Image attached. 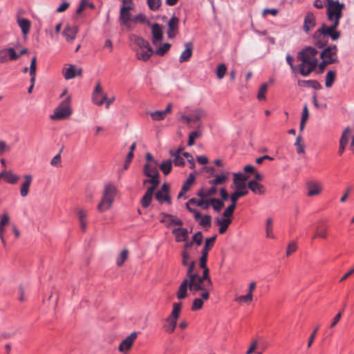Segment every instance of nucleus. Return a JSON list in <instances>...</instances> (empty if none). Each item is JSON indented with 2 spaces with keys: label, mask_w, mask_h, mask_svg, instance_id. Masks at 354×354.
Listing matches in <instances>:
<instances>
[{
  "label": "nucleus",
  "mask_w": 354,
  "mask_h": 354,
  "mask_svg": "<svg viewBox=\"0 0 354 354\" xmlns=\"http://www.w3.org/2000/svg\"><path fill=\"white\" fill-rule=\"evenodd\" d=\"M187 266L188 267L187 277L183 280L177 292L176 296L178 299H183L187 296L188 288L193 294H196L198 291H201V293H204L202 281L198 282V279H201V276L198 272L194 270L196 262L192 261L189 263H188Z\"/></svg>",
  "instance_id": "nucleus-1"
},
{
  "label": "nucleus",
  "mask_w": 354,
  "mask_h": 354,
  "mask_svg": "<svg viewBox=\"0 0 354 354\" xmlns=\"http://www.w3.org/2000/svg\"><path fill=\"white\" fill-rule=\"evenodd\" d=\"M319 52L313 47L308 46L300 51L297 59L301 62L298 65L299 73L304 77L308 76L318 64Z\"/></svg>",
  "instance_id": "nucleus-2"
},
{
  "label": "nucleus",
  "mask_w": 354,
  "mask_h": 354,
  "mask_svg": "<svg viewBox=\"0 0 354 354\" xmlns=\"http://www.w3.org/2000/svg\"><path fill=\"white\" fill-rule=\"evenodd\" d=\"M207 257L205 254H201L200 258V268L203 269V274L201 276V279H198V282H203V286L204 288V293H201V297L205 301H207L209 298V292L213 290V283L209 276V269L207 266Z\"/></svg>",
  "instance_id": "nucleus-3"
},
{
  "label": "nucleus",
  "mask_w": 354,
  "mask_h": 354,
  "mask_svg": "<svg viewBox=\"0 0 354 354\" xmlns=\"http://www.w3.org/2000/svg\"><path fill=\"white\" fill-rule=\"evenodd\" d=\"M117 193L115 186L111 183L104 185L100 202L97 206L100 212H104L112 207Z\"/></svg>",
  "instance_id": "nucleus-4"
},
{
  "label": "nucleus",
  "mask_w": 354,
  "mask_h": 354,
  "mask_svg": "<svg viewBox=\"0 0 354 354\" xmlns=\"http://www.w3.org/2000/svg\"><path fill=\"white\" fill-rule=\"evenodd\" d=\"M345 8V4L337 0H326V16L331 23L339 24V20L342 17V11Z\"/></svg>",
  "instance_id": "nucleus-5"
},
{
  "label": "nucleus",
  "mask_w": 354,
  "mask_h": 354,
  "mask_svg": "<svg viewBox=\"0 0 354 354\" xmlns=\"http://www.w3.org/2000/svg\"><path fill=\"white\" fill-rule=\"evenodd\" d=\"M71 114V97L68 96L55 109L54 113L50 115V118L52 120H63L68 118Z\"/></svg>",
  "instance_id": "nucleus-6"
},
{
  "label": "nucleus",
  "mask_w": 354,
  "mask_h": 354,
  "mask_svg": "<svg viewBox=\"0 0 354 354\" xmlns=\"http://www.w3.org/2000/svg\"><path fill=\"white\" fill-rule=\"evenodd\" d=\"M319 57L330 64L338 62L337 47L336 45H331L324 48L322 51L319 53Z\"/></svg>",
  "instance_id": "nucleus-7"
},
{
  "label": "nucleus",
  "mask_w": 354,
  "mask_h": 354,
  "mask_svg": "<svg viewBox=\"0 0 354 354\" xmlns=\"http://www.w3.org/2000/svg\"><path fill=\"white\" fill-rule=\"evenodd\" d=\"M206 116V112L205 110L201 108L196 109L192 111V114L189 115H181L180 120L185 122L187 124H189L190 122L198 123L201 119Z\"/></svg>",
  "instance_id": "nucleus-8"
},
{
  "label": "nucleus",
  "mask_w": 354,
  "mask_h": 354,
  "mask_svg": "<svg viewBox=\"0 0 354 354\" xmlns=\"http://www.w3.org/2000/svg\"><path fill=\"white\" fill-rule=\"evenodd\" d=\"M313 40L314 44L317 47L319 48L326 47L328 39H327V37L326 36L325 32L322 27L317 30L314 33Z\"/></svg>",
  "instance_id": "nucleus-9"
},
{
  "label": "nucleus",
  "mask_w": 354,
  "mask_h": 354,
  "mask_svg": "<svg viewBox=\"0 0 354 354\" xmlns=\"http://www.w3.org/2000/svg\"><path fill=\"white\" fill-rule=\"evenodd\" d=\"M20 57L13 48L0 50V63H5L8 60H16Z\"/></svg>",
  "instance_id": "nucleus-10"
},
{
  "label": "nucleus",
  "mask_w": 354,
  "mask_h": 354,
  "mask_svg": "<svg viewBox=\"0 0 354 354\" xmlns=\"http://www.w3.org/2000/svg\"><path fill=\"white\" fill-rule=\"evenodd\" d=\"M338 26V24L335 23H331L330 26L322 24V28L324 30L328 39V37H330L332 40L335 41L340 37V32L336 30V28H337Z\"/></svg>",
  "instance_id": "nucleus-11"
},
{
  "label": "nucleus",
  "mask_w": 354,
  "mask_h": 354,
  "mask_svg": "<svg viewBox=\"0 0 354 354\" xmlns=\"http://www.w3.org/2000/svg\"><path fill=\"white\" fill-rule=\"evenodd\" d=\"M23 181L20 186V195L21 197H26L30 192V188L32 183V176L31 174H25L22 176Z\"/></svg>",
  "instance_id": "nucleus-12"
},
{
  "label": "nucleus",
  "mask_w": 354,
  "mask_h": 354,
  "mask_svg": "<svg viewBox=\"0 0 354 354\" xmlns=\"http://www.w3.org/2000/svg\"><path fill=\"white\" fill-rule=\"evenodd\" d=\"M133 8L121 6L119 16V21L121 24L129 26L130 21L133 19L130 12Z\"/></svg>",
  "instance_id": "nucleus-13"
},
{
  "label": "nucleus",
  "mask_w": 354,
  "mask_h": 354,
  "mask_svg": "<svg viewBox=\"0 0 354 354\" xmlns=\"http://www.w3.org/2000/svg\"><path fill=\"white\" fill-rule=\"evenodd\" d=\"M307 186V196L309 197L319 195L323 189L321 183L317 181H310L306 184Z\"/></svg>",
  "instance_id": "nucleus-14"
},
{
  "label": "nucleus",
  "mask_w": 354,
  "mask_h": 354,
  "mask_svg": "<svg viewBox=\"0 0 354 354\" xmlns=\"http://www.w3.org/2000/svg\"><path fill=\"white\" fill-rule=\"evenodd\" d=\"M315 26L316 17L312 12L308 11L304 17L303 29L305 32L308 33L313 30Z\"/></svg>",
  "instance_id": "nucleus-15"
},
{
  "label": "nucleus",
  "mask_w": 354,
  "mask_h": 354,
  "mask_svg": "<svg viewBox=\"0 0 354 354\" xmlns=\"http://www.w3.org/2000/svg\"><path fill=\"white\" fill-rule=\"evenodd\" d=\"M92 100L93 102L98 106H101L106 100V95L103 93L100 84H97L95 86V90L93 93Z\"/></svg>",
  "instance_id": "nucleus-16"
},
{
  "label": "nucleus",
  "mask_w": 354,
  "mask_h": 354,
  "mask_svg": "<svg viewBox=\"0 0 354 354\" xmlns=\"http://www.w3.org/2000/svg\"><path fill=\"white\" fill-rule=\"evenodd\" d=\"M138 333L136 332H133L128 335L122 341L120 344L118 349L120 352H124L129 350L133 342L137 338Z\"/></svg>",
  "instance_id": "nucleus-17"
},
{
  "label": "nucleus",
  "mask_w": 354,
  "mask_h": 354,
  "mask_svg": "<svg viewBox=\"0 0 354 354\" xmlns=\"http://www.w3.org/2000/svg\"><path fill=\"white\" fill-rule=\"evenodd\" d=\"M78 30L77 26L67 25L64 28L62 34L68 42H73L76 38Z\"/></svg>",
  "instance_id": "nucleus-18"
},
{
  "label": "nucleus",
  "mask_w": 354,
  "mask_h": 354,
  "mask_svg": "<svg viewBox=\"0 0 354 354\" xmlns=\"http://www.w3.org/2000/svg\"><path fill=\"white\" fill-rule=\"evenodd\" d=\"M178 22L179 19L174 15L168 21L167 33L169 38H174L177 35L178 32Z\"/></svg>",
  "instance_id": "nucleus-19"
},
{
  "label": "nucleus",
  "mask_w": 354,
  "mask_h": 354,
  "mask_svg": "<svg viewBox=\"0 0 354 354\" xmlns=\"http://www.w3.org/2000/svg\"><path fill=\"white\" fill-rule=\"evenodd\" d=\"M162 215L163 217L160 222L165 223L167 227L171 225L182 226L183 224V221L176 216L166 213H162Z\"/></svg>",
  "instance_id": "nucleus-20"
},
{
  "label": "nucleus",
  "mask_w": 354,
  "mask_h": 354,
  "mask_svg": "<svg viewBox=\"0 0 354 354\" xmlns=\"http://www.w3.org/2000/svg\"><path fill=\"white\" fill-rule=\"evenodd\" d=\"M82 68H77L75 65L70 64L67 68L63 69V75L66 80H71L82 75Z\"/></svg>",
  "instance_id": "nucleus-21"
},
{
  "label": "nucleus",
  "mask_w": 354,
  "mask_h": 354,
  "mask_svg": "<svg viewBox=\"0 0 354 354\" xmlns=\"http://www.w3.org/2000/svg\"><path fill=\"white\" fill-rule=\"evenodd\" d=\"M152 30V43L153 45H157L162 39L163 37L162 30L160 25L158 24H151Z\"/></svg>",
  "instance_id": "nucleus-22"
},
{
  "label": "nucleus",
  "mask_w": 354,
  "mask_h": 354,
  "mask_svg": "<svg viewBox=\"0 0 354 354\" xmlns=\"http://www.w3.org/2000/svg\"><path fill=\"white\" fill-rule=\"evenodd\" d=\"M36 70H37V58L34 57L31 59L29 74L30 75V86L28 89V93H31L35 85L36 80Z\"/></svg>",
  "instance_id": "nucleus-23"
},
{
  "label": "nucleus",
  "mask_w": 354,
  "mask_h": 354,
  "mask_svg": "<svg viewBox=\"0 0 354 354\" xmlns=\"http://www.w3.org/2000/svg\"><path fill=\"white\" fill-rule=\"evenodd\" d=\"M172 234L175 236V240L176 242H186L189 232L187 229L178 227L175 228L172 230Z\"/></svg>",
  "instance_id": "nucleus-24"
},
{
  "label": "nucleus",
  "mask_w": 354,
  "mask_h": 354,
  "mask_svg": "<svg viewBox=\"0 0 354 354\" xmlns=\"http://www.w3.org/2000/svg\"><path fill=\"white\" fill-rule=\"evenodd\" d=\"M158 162H147L144 165V174L147 176H160L158 170Z\"/></svg>",
  "instance_id": "nucleus-25"
},
{
  "label": "nucleus",
  "mask_w": 354,
  "mask_h": 354,
  "mask_svg": "<svg viewBox=\"0 0 354 354\" xmlns=\"http://www.w3.org/2000/svg\"><path fill=\"white\" fill-rule=\"evenodd\" d=\"M185 50L182 52L179 57V62L183 63L190 59L193 53V44L191 42H187L185 44Z\"/></svg>",
  "instance_id": "nucleus-26"
},
{
  "label": "nucleus",
  "mask_w": 354,
  "mask_h": 354,
  "mask_svg": "<svg viewBox=\"0 0 354 354\" xmlns=\"http://www.w3.org/2000/svg\"><path fill=\"white\" fill-rule=\"evenodd\" d=\"M136 53L138 59L147 61L153 54V49L151 46L146 48L136 49Z\"/></svg>",
  "instance_id": "nucleus-27"
},
{
  "label": "nucleus",
  "mask_w": 354,
  "mask_h": 354,
  "mask_svg": "<svg viewBox=\"0 0 354 354\" xmlns=\"http://www.w3.org/2000/svg\"><path fill=\"white\" fill-rule=\"evenodd\" d=\"M10 217L8 214H5L1 217L0 221V239L4 247L6 245V241L4 238L5 226L9 223Z\"/></svg>",
  "instance_id": "nucleus-28"
},
{
  "label": "nucleus",
  "mask_w": 354,
  "mask_h": 354,
  "mask_svg": "<svg viewBox=\"0 0 354 354\" xmlns=\"http://www.w3.org/2000/svg\"><path fill=\"white\" fill-rule=\"evenodd\" d=\"M248 187L256 194H263L266 192L265 187L257 180H252L248 182Z\"/></svg>",
  "instance_id": "nucleus-29"
},
{
  "label": "nucleus",
  "mask_w": 354,
  "mask_h": 354,
  "mask_svg": "<svg viewBox=\"0 0 354 354\" xmlns=\"http://www.w3.org/2000/svg\"><path fill=\"white\" fill-rule=\"evenodd\" d=\"M215 223L217 225H219V227H220L219 230H218L219 234H223L226 232L230 224L232 223V218H221L218 217L216 218Z\"/></svg>",
  "instance_id": "nucleus-30"
},
{
  "label": "nucleus",
  "mask_w": 354,
  "mask_h": 354,
  "mask_svg": "<svg viewBox=\"0 0 354 354\" xmlns=\"http://www.w3.org/2000/svg\"><path fill=\"white\" fill-rule=\"evenodd\" d=\"M190 205H196L203 209H207L209 207V200H206L202 198L199 200L196 198H191L187 203L186 206H189Z\"/></svg>",
  "instance_id": "nucleus-31"
},
{
  "label": "nucleus",
  "mask_w": 354,
  "mask_h": 354,
  "mask_svg": "<svg viewBox=\"0 0 354 354\" xmlns=\"http://www.w3.org/2000/svg\"><path fill=\"white\" fill-rule=\"evenodd\" d=\"M248 178V176L241 173L234 174L233 180L236 189H245L246 186L245 181L247 180Z\"/></svg>",
  "instance_id": "nucleus-32"
},
{
  "label": "nucleus",
  "mask_w": 354,
  "mask_h": 354,
  "mask_svg": "<svg viewBox=\"0 0 354 354\" xmlns=\"http://www.w3.org/2000/svg\"><path fill=\"white\" fill-rule=\"evenodd\" d=\"M298 84L300 86H309L312 87L315 90L322 89V86L319 82L315 80H299Z\"/></svg>",
  "instance_id": "nucleus-33"
},
{
  "label": "nucleus",
  "mask_w": 354,
  "mask_h": 354,
  "mask_svg": "<svg viewBox=\"0 0 354 354\" xmlns=\"http://www.w3.org/2000/svg\"><path fill=\"white\" fill-rule=\"evenodd\" d=\"M17 24L24 35L29 32L30 28V21L28 19L24 18H18Z\"/></svg>",
  "instance_id": "nucleus-34"
},
{
  "label": "nucleus",
  "mask_w": 354,
  "mask_h": 354,
  "mask_svg": "<svg viewBox=\"0 0 354 354\" xmlns=\"http://www.w3.org/2000/svg\"><path fill=\"white\" fill-rule=\"evenodd\" d=\"M131 40L137 46V49L146 48L150 46L149 41L145 40L142 37L136 35H132Z\"/></svg>",
  "instance_id": "nucleus-35"
},
{
  "label": "nucleus",
  "mask_w": 354,
  "mask_h": 354,
  "mask_svg": "<svg viewBox=\"0 0 354 354\" xmlns=\"http://www.w3.org/2000/svg\"><path fill=\"white\" fill-rule=\"evenodd\" d=\"M3 174L4 180L12 185L15 184L20 178L18 175L15 174L11 171H3Z\"/></svg>",
  "instance_id": "nucleus-36"
},
{
  "label": "nucleus",
  "mask_w": 354,
  "mask_h": 354,
  "mask_svg": "<svg viewBox=\"0 0 354 354\" xmlns=\"http://www.w3.org/2000/svg\"><path fill=\"white\" fill-rule=\"evenodd\" d=\"M217 192V189L215 186L212 185V187L209 189L208 190H205V189H201L197 195L202 198H205L207 197L212 196L215 195Z\"/></svg>",
  "instance_id": "nucleus-37"
},
{
  "label": "nucleus",
  "mask_w": 354,
  "mask_h": 354,
  "mask_svg": "<svg viewBox=\"0 0 354 354\" xmlns=\"http://www.w3.org/2000/svg\"><path fill=\"white\" fill-rule=\"evenodd\" d=\"M216 236L208 238L205 240V245L201 251V254H205V256L208 257L209 251L213 248Z\"/></svg>",
  "instance_id": "nucleus-38"
},
{
  "label": "nucleus",
  "mask_w": 354,
  "mask_h": 354,
  "mask_svg": "<svg viewBox=\"0 0 354 354\" xmlns=\"http://www.w3.org/2000/svg\"><path fill=\"white\" fill-rule=\"evenodd\" d=\"M237 190L231 194L230 200L232 203H236L237 200L242 196H246L248 194L247 186L245 189H236Z\"/></svg>",
  "instance_id": "nucleus-39"
},
{
  "label": "nucleus",
  "mask_w": 354,
  "mask_h": 354,
  "mask_svg": "<svg viewBox=\"0 0 354 354\" xmlns=\"http://www.w3.org/2000/svg\"><path fill=\"white\" fill-rule=\"evenodd\" d=\"M266 236L269 239H274L273 234V221L272 218H268L266 222Z\"/></svg>",
  "instance_id": "nucleus-40"
},
{
  "label": "nucleus",
  "mask_w": 354,
  "mask_h": 354,
  "mask_svg": "<svg viewBox=\"0 0 354 354\" xmlns=\"http://www.w3.org/2000/svg\"><path fill=\"white\" fill-rule=\"evenodd\" d=\"M166 324L164 326L165 330L169 333H172L176 326L177 320L170 317H167L165 319Z\"/></svg>",
  "instance_id": "nucleus-41"
},
{
  "label": "nucleus",
  "mask_w": 354,
  "mask_h": 354,
  "mask_svg": "<svg viewBox=\"0 0 354 354\" xmlns=\"http://www.w3.org/2000/svg\"><path fill=\"white\" fill-rule=\"evenodd\" d=\"M160 169L165 175H168L172 169V161L171 160H164L160 165H158Z\"/></svg>",
  "instance_id": "nucleus-42"
},
{
  "label": "nucleus",
  "mask_w": 354,
  "mask_h": 354,
  "mask_svg": "<svg viewBox=\"0 0 354 354\" xmlns=\"http://www.w3.org/2000/svg\"><path fill=\"white\" fill-rule=\"evenodd\" d=\"M336 79V72L334 71H329L326 75L325 86L327 88H330Z\"/></svg>",
  "instance_id": "nucleus-43"
},
{
  "label": "nucleus",
  "mask_w": 354,
  "mask_h": 354,
  "mask_svg": "<svg viewBox=\"0 0 354 354\" xmlns=\"http://www.w3.org/2000/svg\"><path fill=\"white\" fill-rule=\"evenodd\" d=\"M228 179L226 174L217 175L214 180H209V183L213 186L224 184Z\"/></svg>",
  "instance_id": "nucleus-44"
},
{
  "label": "nucleus",
  "mask_w": 354,
  "mask_h": 354,
  "mask_svg": "<svg viewBox=\"0 0 354 354\" xmlns=\"http://www.w3.org/2000/svg\"><path fill=\"white\" fill-rule=\"evenodd\" d=\"M317 237L326 239L327 237V228L323 225H318L316 227L315 233L313 236V239Z\"/></svg>",
  "instance_id": "nucleus-45"
},
{
  "label": "nucleus",
  "mask_w": 354,
  "mask_h": 354,
  "mask_svg": "<svg viewBox=\"0 0 354 354\" xmlns=\"http://www.w3.org/2000/svg\"><path fill=\"white\" fill-rule=\"evenodd\" d=\"M196 179L195 174L194 173H191L187 179L185 180L184 184L183 185L182 189L183 192H188L192 185V184L194 183Z\"/></svg>",
  "instance_id": "nucleus-46"
},
{
  "label": "nucleus",
  "mask_w": 354,
  "mask_h": 354,
  "mask_svg": "<svg viewBox=\"0 0 354 354\" xmlns=\"http://www.w3.org/2000/svg\"><path fill=\"white\" fill-rule=\"evenodd\" d=\"M180 310L181 303H174L173 304V310L171 311V315L169 317L178 320L180 316Z\"/></svg>",
  "instance_id": "nucleus-47"
},
{
  "label": "nucleus",
  "mask_w": 354,
  "mask_h": 354,
  "mask_svg": "<svg viewBox=\"0 0 354 354\" xmlns=\"http://www.w3.org/2000/svg\"><path fill=\"white\" fill-rule=\"evenodd\" d=\"M156 199L160 203H162L163 202L171 203V198L169 194H164V193L160 191L156 192Z\"/></svg>",
  "instance_id": "nucleus-48"
},
{
  "label": "nucleus",
  "mask_w": 354,
  "mask_h": 354,
  "mask_svg": "<svg viewBox=\"0 0 354 354\" xmlns=\"http://www.w3.org/2000/svg\"><path fill=\"white\" fill-rule=\"evenodd\" d=\"M212 205L214 209L216 212L220 211L224 206V203L222 201L218 198L209 199V206Z\"/></svg>",
  "instance_id": "nucleus-49"
},
{
  "label": "nucleus",
  "mask_w": 354,
  "mask_h": 354,
  "mask_svg": "<svg viewBox=\"0 0 354 354\" xmlns=\"http://www.w3.org/2000/svg\"><path fill=\"white\" fill-rule=\"evenodd\" d=\"M199 223L204 227L209 228L212 225V216L210 215H205L199 220Z\"/></svg>",
  "instance_id": "nucleus-50"
},
{
  "label": "nucleus",
  "mask_w": 354,
  "mask_h": 354,
  "mask_svg": "<svg viewBox=\"0 0 354 354\" xmlns=\"http://www.w3.org/2000/svg\"><path fill=\"white\" fill-rule=\"evenodd\" d=\"M170 154L174 157V163L176 166H183L185 165L184 159L178 155V152H174L173 150H171Z\"/></svg>",
  "instance_id": "nucleus-51"
},
{
  "label": "nucleus",
  "mask_w": 354,
  "mask_h": 354,
  "mask_svg": "<svg viewBox=\"0 0 354 354\" xmlns=\"http://www.w3.org/2000/svg\"><path fill=\"white\" fill-rule=\"evenodd\" d=\"M153 120L160 121L165 118L166 115L162 111H156L149 113Z\"/></svg>",
  "instance_id": "nucleus-52"
},
{
  "label": "nucleus",
  "mask_w": 354,
  "mask_h": 354,
  "mask_svg": "<svg viewBox=\"0 0 354 354\" xmlns=\"http://www.w3.org/2000/svg\"><path fill=\"white\" fill-rule=\"evenodd\" d=\"M239 303L250 304L253 301V297H251L250 294H246L245 295H241L236 297L234 299Z\"/></svg>",
  "instance_id": "nucleus-53"
},
{
  "label": "nucleus",
  "mask_w": 354,
  "mask_h": 354,
  "mask_svg": "<svg viewBox=\"0 0 354 354\" xmlns=\"http://www.w3.org/2000/svg\"><path fill=\"white\" fill-rule=\"evenodd\" d=\"M153 195L150 194L149 193H145L143 197L141 199V205L143 207L147 208L151 204V202L152 201Z\"/></svg>",
  "instance_id": "nucleus-54"
},
{
  "label": "nucleus",
  "mask_w": 354,
  "mask_h": 354,
  "mask_svg": "<svg viewBox=\"0 0 354 354\" xmlns=\"http://www.w3.org/2000/svg\"><path fill=\"white\" fill-rule=\"evenodd\" d=\"M204 300L205 299H203L201 296L199 298H196L193 301L192 310L196 311L201 309L203 306Z\"/></svg>",
  "instance_id": "nucleus-55"
},
{
  "label": "nucleus",
  "mask_w": 354,
  "mask_h": 354,
  "mask_svg": "<svg viewBox=\"0 0 354 354\" xmlns=\"http://www.w3.org/2000/svg\"><path fill=\"white\" fill-rule=\"evenodd\" d=\"M351 133V129L349 127H346L342 135V137L339 140V144L343 145H346L348 142V136Z\"/></svg>",
  "instance_id": "nucleus-56"
},
{
  "label": "nucleus",
  "mask_w": 354,
  "mask_h": 354,
  "mask_svg": "<svg viewBox=\"0 0 354 354\" xmlns=\"http://www.w3.org/2000/svg\"><path fill=\"white\" fill-rule=\"evenodd\" d=\"M227 68L224 64H221L217 66L216 68V76L218 79H223L226 73Z\"/></svg>",
  "instance_id": "nucleus-57"
},
{
  "label": "nucleus",
  "mask_w": 354,
  "mask_h": 354,
  "mask_svg": "<svg viewBox=\"0 0 354 354\" xmlns=\"http://www.w3.org/2000/svg\"><path fill=\"white\" fill-rule=\"evenodd\" d=\"M170 47V44L165 43L155 51V53L158 55L163 56L169 50Z\"/></svg>",
  "instance_id": "nucleus-58"
},
{
  "label": "nucleus",
  "mask_w": 354,
  "mask_h": 354,
  "mask_svg": "<svg viewBox=\"0 0 354 354\" xmlns=\"http://www.w3.org/2000/svg\"><path fill=\"white\" fill-rule=\"evenodd\" d=\"M236 203H232L230 205H229L227 209L223 212V216L225 218H230L236 208Z\"/></svg>",
  "instance_id": "nucleus-59"
},
{
  "label": "nucleus",
  "mask_w": 354,
  "mask_h": 354,
  "mask_svg": "<svg viewBox=\"0 0 354 354\" xmlns=\"http://www.w3.org/2000/svg\"><path fill=\"white\" fill-rule=\"evenodd\" d=\"M128 257V250L124 249L122 251L120 256L116 260V263L118 266H121L123 263L127 260Z\"/></svg>",
  "instance_id": "nucleus-60"
},
{
  "label": "nucleus",
  "mask_w": 354,
  "mask_h": 354,
  "mask_svg": "<svg viewBox=\"0 0 354 354\" xmlns=\"http://www.w3.org/2000/svg\"><path fill=\"white\" fill-rule=\"evenodd\" d=\"M268 91V84L266 83L263 84L258 92L257 98L259 100H264L266 98V93Z\"/></svg>",
  "instance_id": "nucleus-61"
},
{
  "label": "nucleus",
  "mask_w": 354,
  "mask_h": 354,
  "mask_svg": "<svg viewBox=\"0 0 354 354\" xmlns=\"http://www.w3.org/2000/svg\"><path fill=\"white\" fill-rule=\"evenodd\" d=\"M201 135V133L198 131H192V133H189V140H188V142H187V145L189 146H192L194 145V140L199 138Z\"/></svg>",
  "instance_id": "nucleus-62"
},
{
  "label": "nucleus",
  "mask_w": 354,
  "mask_h": 354,
  "mask_svg": "<svg viewBox=\"0 0 354 354\" xmlns=\"http://www.w3.org/2000/svg\"><path fill=\"white\" fill-rule=\"evenodd\" d=\"M302 138L300 136H299L297 139L296 142L295 143V145L297 148V152L298 153H304L305 151V146L304 144L301 143Z\"/></svg>",
  "instance_id": "nucleus-63"
},
{
  "label": "nucleus",
  "mask_w": 354,
  "mask_h": 354,
  "mask_svg": "<svg viewBox=\"0 0 354 354\" xmlns=\"http://www.w3.org/2000/svg\"><path fill=\"white\" fill-rule=\"evenodd\" d=\"M147 5L150 10H157L160 5H161V1L160 0H147Z\"/></svg>",
  "instance_id": "nucleus-64"
}]
</instances>
